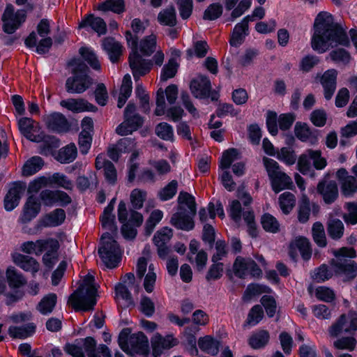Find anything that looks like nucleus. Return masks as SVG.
Instances as JSON below:
<instances>
[{
  "mask_svg": "<svg viewBox=\"0 0 357 357\" xmlns=\"http://www.w3.org/2000/svg\"><path fill=\"white\" fill-rule=\"evenodd\" d=\"M311 38L312 48L319 54L326 52L331 47H349L350 40L345 29L340 23L334 22L333 15L321 11L316 16Z\"/></svg>",
  "mask_w": 357,
  "mask_h": 357,
  "instance_id": "f257e3e1",
  "label": "nucleus"
},
{
  "mask_svg": "<svg viewBox=\"0 0 357 357\" xmlns=\"http://www.w3.org/2000/svg\"><path fill=\"white\" fill-rule=\"evenodd\" d=\"M331 254L334 258L328 261L335 276H343L345 281L353 280L357 276V263L353 260L356 257V250L353 247L344 246L333 249Z\"/></svg>",
  "mask_w": 357,
  "mask_h": 357,
  "instance_id": "f03ea898",
  "label": "nucleus"
},
{
  "mask_svg": "<svg viewBox=\"0 0 357 357\" xmlns=\"http://www.w3.org/2000/svg\"><path fill=\"white\" fill-rule=\"evenodd\" d=\"M96 295L94 278L88 275L78 289L69 296L68 304L75 311H90L96 304Z\"/></svg>",
  "mask_w": 357,
  "mask_h": 357,
  "instance_id": "7ed1b4c3",
  "label": "nucleus"
},
{
  "mask_svg": "<svg viewBox=\"0 0 357 357\" xmlns=\"http://www.w3.org/2000/svg\"><path fill=\"white\" fill-rule=\"evenodd\" d=\"M118 343L124 352L131 356H146L149 353V340L142 332L130 334V328H123L119 335Z\"/></svg>",
  "mask_w": 357,
  "mask_h": 357,
  "instance_id": "20e7f679",
  "label": "nucleus"
},
{
  "mask_svg": "<svg viewBox=\"0 0 357 357\" xmlns=\"http://www.w3.org/2000/svg\"><path fill=\"white\" fill-rule=\"evenodd\" d=\"M69 65L75 66L72 73L74 75L66 79V89L70 93H81L85 91L93 83L91 77L88 75V66L79 59H73Z\"/></svg>",
  "mask_w": 357,
  "mask_h": 357,
  "instance_id": "39448f33",
  "label": "nucleus"
},
{
  "mask_svg": "<svg viewBox=\"0 0 357 357\" xmlns=\"http://www.w3.org/2000/svg\"><path fill=\"white\" fill-rule=\"evenodd\" d=\"M125 36L128 45L132 50L128 60L133 77L137 81L140 77L145 75L150 71L151 64L148 61L142 59L138 52V37L132 34L130 31H126Z\"/></svg>",
  "mask_w": 357,
  "mask_h": 357,
  "instance_id": "423d86ee",
  "label": "nucleus"
},
{
  "mask_svg": "<svg viewBox=\"0 0 357 357\" xmlns=\"http://www.w3.org/2000/svg\"><path fill=\"white\" fill-rule=\"evenodd\" d=\"M16 4L18 6H24V10H19L14 13V8L13 5L8 4L2 15V21L3 22V31L11 34L14 33L26 20V12L33 10V4L29 2L28 0H15Z\"/></svg>",
  "mask_w": 357,
  "mask_h": 357,
  "instance_id": "0eeeda50",
  "label": "nucleus"
},
{
  "mask_svg": "<svg viewBox=\"0 0 357 357\" xmlns=\"http://www.w3.org/2000/svg\"><path fill=\"white\" fill-rule=\"evenodd\" d=\"M100 245L98 253L105 266L109 268L117 266L121 259V250L109 231L102 235Z\"/></svg>",
  "mask_w": 357,
  "mask_h": 357,
  "instance_id": "6e6552de",
  "label": "nucleus"
},
{
  "mask_svg": "<svg viewBox=\"0 0 357 357\" xmlns=\"http://www.w3.org/2000/svg\"><path fill=\"white\" fill-rule=\"evenodd\" d=\"M190 88L195 98L199 99L210 98L212 102L218 101L220 93L213 89L209 77L205 75H199L197 78L192 79Z\"/></svg>",
  "mask_w": 357,
  "mask_h": 357,
  "instance_id": "1a4fd4ad",
  "label": "nucleus"
},
{
  "mask_svg": "<svg viewBox=\"0 0 357 357\" xmlns=\"http://www.w3.org/2000/svg\"><path fill=\"white\" fill-rule=\"evenodd\" d=\"M143 257L138 259L136 267L137 276L139 279H142L144 276V287L147 292H152L154 290L155 283L156 280V274L155 273V265L151 263L149 266L148 273L146 274L148 262L150 260L149 251L144 250Z\"/></svg>",
  "mask_w": 357,
  "mask_h": 357,
  "instance_id": "9d476101",
  "label": "nucleus"
},
{
  "mask_svg": "<svg viewBox=\"0 0 357 357\" xmlns=\"http://www.w3.org/2000/svg\"><path fill=\"white\" fill-rule=\"evenodd\" d=\"M193 218L184 206H178V211L171 218V222L176 229L189 231L195 228Z\"/></svg>",
  "mask_w": 357,
  "mask_h": 357,
  "instance_id": "9b49d317",
  "label": "nucleus"
},
{
  "mask_svg": "<svg viewBox=\"0 0 357 357\" xmlns=\"http://www.w3.org/2000/svg\"><path fill=\"white\" fill-rule=\"evenodd\" d=\"M26 188V183L21 181L14 182L11 184L3 201L4 208L6 211H12L19 204Z\"/></svg>",
  "mask_w": 357,
  "mask_h": 357,
  "instance_id": "f8f14e48",
  "label": "nucleus"
},
{
  "mask_svg": "<svg viewBox=\"0 0 357 357\" xmlns=\"http://www.w3.org/2000/svg\"><path fill=\"white\" fill-rule=\"evenodd\" d=\"M338 72L336 69L331 68L324 71L320 77V83L324 89L326 100H329L333 96L337 88Z\"/></svg>",
  "mask_w": 357,
  "mask_h": 357,
  "instance_id": "ddd939ff",
  "label": "nucleus"
},
{
  "mask_svg": "<svg viewBox=\"0 0 357 357\" xmlns=\"http://www.w3.org/2000/svg\"><path fill=\"white\" fill-rule=\"evenodd\" d=\"M317 191L326 204L334 203L338 197V187L335 181H320L317 184Z\"/></svg>",
  "mask_w": 357,
  "mask_h": 357,
  "instance_id": "4468645a",
  "label": "nucleus"
},
{
  "mask_svg": "<svg viewBox=\"0 0 357 357\" xmlns=\"http://www.w3.org/2000/svg\"><path fill=\"white\" fill-rule=\"evenodd\" d=\"M295 137L302 142H306L308 140L312 144L318 142L319 130L311 129L307 123L297 121L294 126Z\"/></svg>",
  "mask_w": 357,
  "mask_h": 357,
  "instance_id": "2eb2a0df",
  "label": "nucleus"
},
{
  "mask_svg": "<svg viewBox=\"0 0 357 357\" xmlns=\"http://www.w3.org/2000/svg\"><path fill=\"white\" fill-rule=\"evenodd\" d=\"M82 345L88 357H112L109 348L105 344L96 347V341L92 337L83 339Z\"/></svg>",
  "mask_w": 357,
  "mask_h": 357,
  "instance_id": "dca6fc26",
  "label": "nucleus"
},
{
  "mask_svg": "<svg viewBox=\"0 0 357 357\" xmlns=\"http://www.w3.org/2000/svg\"><path fill=\"white\" fill-rule=\"evenodd\" d=\"M47 128L56 132H66L70 129V124L66 116L61 113L54 112L45 117Z\"/></svg>",
  "mask_w": 357,
  "mask_h": 357,
  "instance_id": "f3484780",
  "label": "nucleus"
},
{
  "mask_svg": "<svg viewBox=\"0 0 357 357\" xmlns=\"http://www.w3.org/2000/svg\"><path fill=\"white\" fill-rule=\"evenodd\" d=\"M143 122L140 115L124 117V121L116 127V132L121 136L132 134L143 125Z\"/></svg>",
  "mask_w": 357,
  "mask_h": 357,
  "instance_id": "a211bd4d",
  "label": "nucleus"
},
{
  "mask_svg": "<svg viewBox=\"0 0 357 357\" xmlns=\"http://www.w3.org/2000/svg\"><path fill=\"white\" fill-rule=\"evenodd\" d=\"M60 105L75 113L84 111L96 112L97 110V107L95 105L82 98L63 100L60 102Z\"/></svg>",
  "mask_w": 357,
  "mask_h": 357,
  "instance_id": "6ab92c4d",
  "label": "nucleus"
},
{
  "mask_svg": "<svg viewBox=\"0 0 357 357\" xmlns=\"http://www.w3.org/2000/svg\"><path fill=\"white\" fill-rule=\"evenodd\" d=\"M33 119L27 117L21 118L18 121L19 129L21 133L29 140L40 142L43 140L42 135H34L36 126Z\"/></svg>",
  "mask_w": 357,
  "mask_h": 357,
  "instance_id": "aec40b11",
  "label": "nucleus"
},
{
  "mask_svg": "<svg viewBox=\"0 0 357 357\" xmlns=\"http://www.w3.org/2000/svg\"><path fill=\"white\" fill-rule=\"evenodd\" d=\"M40 210V204L33 196L28 197L20 217L22 223H27L36 217Z\"/></svg>",
  "mask_w": 357,
  "mask_h": 357,
  "instance_id": "412c9836",
  "label": "nucleus"
},
{
  "mask_svg": "<svg viewBox=\"0 0 357 357\" xmlns=\"http://www.w3.org/2000/svg\"><path fill=\"white\" fill-rule=\"evenodd\" d=\"M14 263L26 272H31L34 276L40 269L39 263L33 257L22 254H15L13 257Z\"/></svg>",
  "mask_w": 357,
  "mask_h": 357,
  "instance_id": "4be33fe9",
  "label": "nucleus"
},
{
  "mask_svg": "<svg viewBox=\"0 0 357 357\" xmlns=\"http://www.w3.org/2000/svg\"><path fill=\"white\" fill-rule=\"evenodd\" d=\"M269 178L271 180L272 190L275 193H278L285 189L291 190L294 186L290 176L282 172H279Z\"/></svg>",
  "mask_w": 357,
  "mask_h": 357,
  "instance_id": "5701e85b",
  "label": "nucleus"
},
{
  "mask_svg": "<svg viewBox=\"0 0 357 357\" xmlns=\"http://www.w3.org/2000/svg\"><path fill=\"white\" fill-rule=\"evenodd\" d=\"M199 348L211 356H216L220 351L221 342L211 335H205L198 340Z\"/></svg>",
  "mask_w": 357,
  "mask_h": 357,
  "instance_id": "b1692460",
  "label": "nucleus"
},
{
  "mask_svg": "<svg viewBox=\"0 0 357 357\" xmlns=\"http://www.w3.org/2000/svg\"><path fill=\"white\" fill-rule=\"evenodd\" d=\"M90 26L98 35L105 34L107 25L105 21L99 17H95L93 14L87 15L79 24V28Z\"/></svg>",
  "mask_w": 357,
  "mask_h": 357,
  "instance_id": "393cba45",
  "label": "nucleus"
},
{
  "mask_svg": "<svg viewBox=\"0 0 357 357\" xmlns=\"http://www.w3.org/2000/svg\"><path fill=\"white\" fill-rule=\"evenodd\" d=\"M102 47L112 63L116 62L122 54V45L114 38L107 37L102 40Z\"/></svg>",
  "mask_w": 357,
  "mask_h": 357,
  "instance_id": "a878e982",
  "label": "nucleus"
},
{
  "mask_svg": "<svg viewBox=\"0 0 357 357\" xmlns=\"http://www.w3.org/2000/svg\"><path fill=\"white\" fill-rule=\"evenodd\" d=\"M269 340V332L262 329L252 333L248 338V343L252 349L257 350L264 348Z\"/></svg>",
  "mask_w": 357,
  "mask_h": 357,
  "instance_id": "bb28decb",
  "label": "nucleus"
},
{
  "mask_svg": "<svg viewBox=\"0 0 357 357\" xmlns=\"http://www.w3.org/2000/svg\"><path fill=\"white\" fill-rule=\"evenodd\" d=\"M272 291V289L268 285L252 282L247 286L243 292L242 299L244 302H247L250 301L254 296L262 294H271Z\"/></svg>",
  "mask_w": 357,
  "mask_h": 357,
  "instance_id": "cd10ccee",
  "label": "nucleus"
},
{
  "mask_svg": "<svg viewBox=\"0 0 357 357\" xmlns=\"http://www.w3.org/2000/svg\"><path fill=\"white\" fill-rule=\"evenodd\" d=\"M178 93V86L174 84H171L166 87L165 90L160 87L158 89V107L162 106L165 103V96L167 102L172 105L175 103Z\"/></svg>",
  "mask_w": 357,
  "mask_h": 357,
  "instance_id": "c85d7f7f",
  "label": "nucleus"
},
{
  "mask_svg": "<svg viewBox=\"0 0 357 357\" xmlns=\"http://www.w3.org/2000/svg\"><path fill=\"white\" fill-rule=\"evenodd\" d=\"M209 47L205 40H197L193 43V48L186 50V59L191 60L193 56L202 59L206 56Z\"/></svg>",
  "mask_w": 357,
  "mask_h": 357,
  "instance_id": "c756f323",
  "label": "nucleus"
},
{
  "mask_svg": "<svg viewBox=\"0 0 357 357\" xmlns=\"http://www.w3.org/2000/svg\"><path fill=\"white\" fill-rule=\"evenodd\" d=\"M335 275V273L330 265L322 264L314 268L311 277L314 281L318 283L324 282Z\"/></svg>",
  "mask_w": 357,
  "mask_h": 357,
  "instance_id": "7c9ffc66",
  "label": "nucleus"
},
{
  "mask_svg": "<svg viewBox=\"0 0 357 357\" xmlns=\"http://www.w3.org/2000/svg\"><path fill=\"white\" fill-rule=\"evenodd\" d=\"M6 275L10 288L18 289L26 284V280L23 274L18 272L14 267L8 268Z\"/></svg>",
  "mask_w": 357,
  "mask_h": 357,
  "instance_id": "2f4dec72",
  "label": "nucleus"
},
{
  "mask_svg": "<svg viewBox=\"0 0 357 357\" xmlns=\"http://www.w3.org/2000/svg\"><path fill=\"white\" fill-rule=\"evenodd\" d=\"M158 22L164 26L173 27L176 24V13L174 6L163 9L158 14Z\"/></svg>",
  "mask_w": 357,
  "mask_h": 357,
  "instance_id": "473e14b6",
  "label": "nucleus"
},
{
  "mask_svg": "<svg viewBox=\"0 0 357 357\" xmlns=\"http://www.w3.org/2000/svg\"><path fill=\"white\" fill-rule=\"evenodd\" d=\"M77 155V149L75 144L70 143L59 150L56 159L61 163H70L75 160Z\"/></svg>",
  "mask_w": 357,
  "mask_h": 357,
  "instance_id": "72a5a7b5",
  "label": "nucleus"
},
{
  "mask_svg": "<svg viewBox=\"0 0 357 357\" xmlns=\"http://www.w3.org/2000/svg\"><path fill=\"white\" fill-rule=\"evenodd\" d=\"M179 64L175 58H170L160 72V82H164L175 77L178 72Z\"/></svg>",
  "mask_w": 357,
  "mask_h": 357,
  "instance_id": "f704fd0d",
  "label": "nucleus"
},
{
  "mask_svg": "<svg viewBox=\"0 0 357 357\" xmlns=\"http://www.w3.org/2000/svg\"><path fill=\"white\" fill-rule=\"evenodd\" d=\"M35 325L30 323L21 327L10 326L8 334L13 338L24 339L31 335L35 332Z\"/></svg>",
  "mask_w": 357,
  "mask_h": 357,
  "instance_id": "c9c22d12",
  "label": "nucleus"
},
{
  "mask_svg": "<svg viewBox=\"0 0 357 357\" xmlns=\"http://www.w3.org/2000/svg\"><path fill=\"white\" fill-rule=\"evenodd\" d=\"M344 227L342 222L337 218L330 219L327 224L328 236L333 240L341 238L344 234Z\"/></svg>",
  "mask_w": 357,
  "mask_h": 357,
  "instance_id": "e433bc0d",
  "label": "nucleus"
},
{
  "mask_svg": "<svg viewBox=\"0 0 357 357\" xmlns=\"http://www.w3.org/2000/svg\"><path fill=\"white\" fill-rule=\"evenodd\" d=\"M263 229L269 233L276 234L280 231L278 220L271 213H264L260 220Z\"/></svg>",
  "mask_w": 357,
  "mask_h": 357,
  "instance_id": "4c0bfd02",
  "label": "nucleus"
},
{
  "mask_svg": "<svg viewBox=\"0 0 357 357\" xmlns=\"http://www.w3.org/2000/svg\"><path fill=\"white\" fill-rule=\"evenodd\" d=\"M311 207L308 197L303 195L298 202V220L301 223L308 221L310 215Z\"/></svg>",
  "mask_w": 357,
  "mask_h": 357,
  "instance_id": "58836bf2",
  "label": "nucleus"
},
{
  "mask_svg": "<svg viewBox=\"0 0 357 357\" xmlns=\"http://www.w3.org/2000/svg\"><path fill=\"white\" fill-rule=\"evenodd\" d=\"M328 56L334 63H342L344 66L348 65L351 60L349 52L342 47H337L331 50Z\"/></svg>",
  "mask_w": 357,
  "mask_h": 357,
  "instance_id": "ea45409f",
  "label": "nucleus"
},
{
  "mask_svg": "<svg viewBox=\"0 0 357 357\" xmlns=\"http://www.w3.org/2000/svg\"><path fill=\"white\" fill-rule=\"evenodd\" d=\"M44 162L39 156H34L27 160L24 164L22 169L24 176H31L38 172L43 166Z\"/></svg>",
  "mask_w": 357,
  "mask_h": 357,
  "instance_id": "a19ab883",
  "label": "nucleus"
},
{
  "mask_svg": "<svg viewBox=\"0 0 357 357\" xmlns=\"http://www.w3.org/2000/svg\"><path fill=\"white\" fill-rule=\"evenodd\" d=\"M312 234L315 243L320 248H324L327 245L324 225L321 222H315L312 227Z\"/></svg>",
  "mask_w": 357,
  "mask_h": 357,
  "instance_id": "79ce46f5",
  "label": "nucleus"
},
{
  "mask_svg": "<svg viewBox=\"0 0 357 357\" xmlns=\"http://www.w3.org/2000/svg\"><path fill=\"white\" fill-rule=\"evenodd\" d=\"M66 219V213L63 209L56 208L46 215L44 225L46 227H55L60 225Z\"/></svg>",
  "mask_w": 357,
  "mask_h": 357,
  "instance_id": "37998d69",
  "label": "nucleus"
},
{
  "mask_svg": "<svg viewBox=\"0 0 357 357\" xmlns=\"http://www.w3.org/2000/svg\"><path fill=\"white\" fill-rule=\"evenodd\" d=\"M178 344V340L173 335L162 336L158 333V357L162 354L163 350L170 349Z\"/></svg>",
  "mask_w": 357,
  "mask_h": 357,
  "instance_id": "c03bdc74",
  "label": "nucleus"
},
{
  "mask_svg": "<svg viewBox=\"0 0 357 357\" xmlns=\"http://www.w3.org/2000/svg\"><path fill=\"white\" fill-rule=\"evenodd\" d=\"M57 297L55 294H50L45 296L38 303L37 309L43 314H47L52 312L56 304Z\"/></svg>",
  "mask_w": 357,
  "mask_h": 357,
  "instance_id": "a18cd8bd",
  "label": "nucleus"
},
{
  "mask_svg": "<svg viewBox=\"0 0 357 357\" xmlns=\"http://www.w3.org/2000/svg\"><path fill=\"white\" fill-rule=\"evenodd\" d=\"M98 10L102 11H112L117 14H121L126 10L124 0H106L100 3Z\"/></svg>",
  "mask_w": 357,
  "mask_h": 357,
  "instance_id": "49530a36",
  "label": "nucleus"
},
{
  "mask_svg": "<svg viewBox=\"0 0 357 357\" xmlns=\"http://www.w3.org/2000/svg\"><path fill=\"white\" fill-rule=\"evenodd\" d=\"M178 206H183L188 207L190 211V213L192 214V216H195L197 213V204L195 201V197L185 191L180 192L178 197Z\"/></svg>",
  "mask_w": 357,
  "mask_h": 357,
  "instance_id": "de8ad7c7",
  "label": "nucleus"
},
{
  "mask_svg": "<svg viewBox=\"0 0 357 357\" xmlns=\"http://www.w3.org/2000/svg\"><path fill=\"white\" fill-rule=\"evenodd\" d=\"M156 49V36L151 34L142 38L139 43V50L146 56L152 54Z\"/></svg>",
  "mask_w": 357,
  "mask_h": 357,
  "instance_id": "09e8293b",
  "label": "nucleus"
},
{
  "mask_svg": "<svg viewBox=\"0 0 357 357\" xmlns=\"http://www.w3.org/2000/svg\"><path fill=\"white\" fill-rule=\"evenodd\" d=\"M279 203L283 213L289 214L295 206V196L289 192H285L280 195Z\"/></svg>",
  "mask_w": 357,
  "mask_h": 357,
  "instance_id": "8fccbe9b",
  "label": "nucleus"
},
{
  "mask_svg": "<svg viewBox=\"0 0 357 357\" xmlns=\"http://www.w3.org/2000/svg\"><path fill=\"white\" fill-rule=\"evenodd\" d=\"M238 151L235 148H230L225 150L221 157L219 168L221 169H227L230 168L232 162L237 159Z\"/></svg>",
  "mask_w": 357,
  "mask_h": 357,
  "instance_id": "3c124183",
  "label": "nucleus"
},
{
  "mask_svg": "<svg viewBox=\"0 0 357 357\" xmlns=\"http://www.w3.org/2000/svg\"><path fill=\"white\" fill-rule=\"evenodd\" d=\"M178 181L172 180L158 192V197L161 201H167L172 199L177 192Z\"/></svg>",
  "mask_w": 357,
  "mask_h": 357,
  "instance_id": "603ef678",
  "label": "nucleus"
},
{
  "mask_svg": "<svg viewBox=\"0 0 357 357\" xmlns=\"http://www.w3.org/2000/svg\"><path fill=\"white\" fill-rule=\"evenodd\" d=\"M295 244L303 259L308 261L312 257V248L309 240L305 236H299L296 240Z\"/></svg>",
  "mask_w": 357,
  "mask_h": 357,
  "instance_id": "864d4df0",
  "label": "nucleus"
},
{
  "mask_svg": "<svg viewBox=\"0 0 357 357\" xmlns=\"http://www.w3.org/2000/svg\"><path fill=\"white\" fill-rule=\"evenodd\" d=\"M249 258H245L238 256L233 264L234 275L241 279H244L248 271Z\"/></svg>",
  "mask_w": 357,
  "mask_h": 357,
  "instance_id": "5fc2aeb1",
  "label": "nucleus"
},
{
  "mask_svg": "<svg viewBox=\"0 0 357 357\" xmlns=\"http://www.w3.org/2000/svg\"><path fill=\"white\" fill-rule=\"evenodd\" d=\"M223 12V8L220 3H211L204 10L203 19L204 20L214 21L218 19Z\"/></svg>",
  "mask_w": 357,
  "mask_h": 357,
  "instance_id": "6e6d98bb",
  "label": "nucleus"
},
{
  "mask_svg": "<svg viewBox=\"0 0 357 357\" xmlns=\"http://www.w3.org/2000/svg\"><path fill=\"white\" fill-rule=\"evenodd\" d=\"M342 192L345 197H351L357 191V179L354 176H347L342 183Z\"/></svg>",
  "mask_w": 357,
  "mask_h": 357,
  "instance_id": "4d7b16f0",
  "label": "nucleus"
},
{
  "mask_svg": "<svg viewBox=\"0 0 357 357\" xmlns=\"http://www.w3.org/2000/svg\"><path fill=\"white\" fill-rule=\"evenodd\" d=\"M224 273V264L222 262H216L213 263L205 276V278L207 282H211V280H218L220 279Z\"/></svg>",
  "mask_w": 357,
  "mask_h": 357,
  "instance_id": "13d9d810",
  "label": "nucleus"
},
{
  "mask_svg": "<svg viewBox=\"0 0 357 357\" xmlns=\"http://www.w3.org/2000/svg\"><path fill=\"white\" fill-rule=\"evenodd\" d=\"M79 54L93 69L96 70H100V63L93 51L86 47H81L79 49Z\"/></svg>",
  "mask_w": 357,
  "mask_h": 357,
  "instance_id": "bf43d9fd",
  "label": "nucleus"
},
{
  "mask_svg": "<svg viewBox=\"0 0 357 357\" xmlns=\"http://www.w3.org/2000/svg\"><path fill=\"white\" fill-rule=\"evenodd\" d=\"M38 253H43L44 251L50 252V253L56 252L59 243L56 239L47 238L45 240H38Z\"/></svg>",
  "mask_w": 357,
  "mask_h": 357,
  "instance_id": "052dcab7",
  "label": "nucleus"
},
{
  "mask_svg": "<svg viewBox=\"0 0 357 357\" xmlns=\"http://www.w3.org/2000/svg\"><path fill=\"white\" fill-rule=\"evenodd\" d=\"M135 93L139 100V105L142 111L144 113L150 112L149 96L141 84H137L135 89Z\"/></svg>",
  "mask_w": 357,
  "mask_h": 357,
  "instance_id": "680f3d73",
  "label": "nucleus"
},
{
  "mask_svg": "<svg viewBox=\"0 0 357 357\" xmlns=\"http://www.w3.org/2000/svg\"><path fill=\"white\" fill-rule=\"evenodd\" d=\"M260 303L264 307L266 314L269 318L275 316L277 310V303L275 299L270 295H264L261 299Z\"/></svg>",
  "mask_w": 357,
  "mask_h": 357,
  "instance_id": "e2e57ef3",
  "label": "nucleus"
},
{
  "mask_svg": "<svg viewBox=\"0 0 357 357\" xmlns=\"http://www.w3.org/2000/svg\"><path fill=\"white\" fill-rule=\"evenodd\" d=\"M260 303L264 307L266 314L269 318L275 316L277 310V303L275 299L270 295H264L261 299Z\"/></svg>",
  "mask_w": 357,
  "mask_h": 357,
  "instance_id": "0e129e2a",
  "label": "nucleus"
},
{
  "mask_svg": "<svg viewBox=\"0 0 357 357\" xmlns=\"http://www.w3.org/2000/svg\"><path fill=\"white\" fill-rule=\"evenodd\" d=\"M260 303L264 307L266 314L269 318L275 316L277 310V303L275 299L270 295H264L261 299Z\"/></svg>",
  "mask_w": 357,
  "mask_h": 357,
  "instance_id": "69168bd1",
  "label": "nucleus"
},
{
  "mask_svg": "<svg viewBox=\"0 0 357 357\" xmlns=\"http://www.w3.org/2000/svg\"><path fill=\"white\" fill-rule=\"evenodd\" d=\"M278 116L275 111H268L266 113V125L268 132L272 136H276L278 133Z\"/></svg>",
  "mask_w": 357,
  "mask_h": 357,
  "instance_id": "338daca9",
  "label": "nucleus"
},
{
  "mask_svg": "<svg viewBox=\"0 0 357 357\" xmlns=\"http://www.w3.org/2000/svg\"><path fill=\"white\" fill-rule=\"evenodd\" d=\"M346 208L348 213L343 215V219L347 224L354 225L357 224V202L346 203Z\"/></svg>",
  "mask_w": 357,
  "mask_h": 357,
  "instance_id": "774afa93",
  "label": "nucleus"
}]
</instances>
